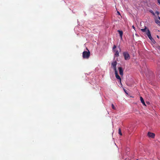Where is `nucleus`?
I'll list each match as a JSON object with an SVG mask.
<instances>
[{
    "instance_id": "obj_1",
    "label": "nucleus",
    "mask_w": 160,
    "mask_h": 160,
    "mask_svg": "<svg viewBox=\"0 0 160 160\" xmlns=\"http://www.w3.org/2000/svg\"><path fill=\"white\" fill-rule=\"evenodd\" d=\"M141 31L143 32H146V34H147L149 39L152 41V40H154V39L151 36L150 32L149 29L147 28L146 26L144 28L141 29Z\"/></svg>"
},
{
    "instance_id": "obj_2",
    "label": "nucleus",
    "mask_w": 160,
    "mask_h": 160,
    "mask_svg": "<svg viewBox=\"0 0 160 160\" xmlns=\"http://www.w3.org/2000/svg\"><path fill=\"white\" fill-rule=\"evenodd\" d=\"M90 52L89 51H84L82 53V57L84 58H88L90 55Z\"/></svg>"
},
{
    "instance_id": "obj_3",
    "label": "nucleus",
    "mask_w": 160,
    "mask_h": 160,
    "mask_svg": "<svg viewBox=\"0 0 160 160\" xmlns=\"http://www.w3.org/2000/svg\"><path fill=\"white\" fill-rule=\"evenodd\" d=\"M123 56L124 57L125 60H128L130 59V57L129 55L127 52H124L123 53Z\"/></svg>"
},
{
    "instance_id": "obj_4",
    "label": "nucleus",
    "mask_w": 160,
    "mask_h": 160,
    "mask_svg": "<svg viewBox=\"0 0 160 160\" xmlns=\"http://www.w3.org/2000/svg\"><path fill=\"white\" fill-rule=\"evenodd\" d=\"M117 64V61H115L112 62L111 63L112 66L113 68V69L115 71H117L116 68V65Z\"/></svg>"
},
{
    "instance_id": "obj_5",
    "label": "nucleus",
    "mask_w": 160,
    "mask_h": 160,
    "mask_svg": "<svg viewBox=\"0 0 160 160\" xmlns=\"http://www.w3.org/2000/svg\"><path fill=\"white\" fill-rule=\"evenodd\" d=\"M115 74L116 78L119 80L120 82L121 83V78L119 75H118L117 71H115Z\"/></svg>"
},
{
    "instance_id": "obj_6",
    "label": "nucleus",
    "mask_w": 160,
    "mask_h": 160,
    "mask_svg": "<svg viewBox=\"0 0 160 160\" xmlns=\"http://www.w3.org/2000/svg\"><path fill=\"white\" fill-rule=\"evenodd\" d=\"M148 135L149 137L152 138H154L155 136V134L154 133L150 132H149L148 133Z\"/></svg>"
},
{
    "instance_id": "obj_7",
    "label": "nucleus",
    "mask_w": 160,
    "mask_h": 160,
    "mask_svg": "<svg viewBox=\"0 0 160 160\" xmlns=\"http://www.w3.org/2000/svg\"><path fill=\"white\" fill-rule=\"evenodd\" d=\"M118 69L119 70V72L120 75L122 76L123 75V70L122 69V68L121 67H120L118 68Z\"/></svg>"
},
{
    "instance_id": "obj_8",
    "label": "nucleus",
    "mask_w": 160,
    "mask_h": 160,
    "mask_svg": "<svg viewBox=\"0 0 160 160\" xmlns=\"http://www.w3.org/2000/svg\"><path fill=\"white\" fill-rule=\"evenodd\" d=\"M118 32H119V34L120 35V38L121 39L122 38V35H123V32L122 31L120 30H118Z\"/></svg>"
},
{
    "instance_id": "obj_9",
    "label": "nucleus",
    "mask_w": 160,
    "mask_h": 160,
    "mask_svg": "<svg viewBox=\"0 0 160 160\" xmlns=\"http://www.w3.org/2000/svg\"><path fill=\"white\" fill-rule=\"evenodd\" d=\"M140 99L141 102L142 103L143 105L145 106H146L143 98L142 97H140Z\"/></svg>"
},
{
    "instance_id": "obj_10",
    "label": "nucleus",
    "mask_w": 160,
    "mask_h": 160,
    "mask_svg": "<svg viewBox=\"0 0 160 160\" xmlns=\"http://www.w3.org/2000/svg\"><path fill=\"white\" fill-rule=\"evenodd\" d=\"M158 18L159 19V20H160V17H159L158 16ZM155 22L157 24H158V25H160V21H159V20H158V19H155Z\"/></svg>"
},
{
    "instance_id": "obj_11",
    "label": "nucleus",
    "mask_w": 160,
    "mask_h": 160,
    "mask_svg": "<svg viewBox=\"0 0 160 160\" xmlns=\"http://www.w3.org/2000/svg\"><path fill=\"white\" fill-rule=\"evenodd\" d=\"M119 52L118 51H117L115 53L114 56L115 57H118L119 56Z\"/></svg>"
},
{
    "instance_id": "obj_12",
    "label": "nucleus",
    "mask_w": 160,
    "mask_h": 160,
    "mask_svg": "<svg viewBox=\"0 0 160 160\" xmlns=\"http://www.w3.org/2000/svg\"><path fill=\"white\" fill-rule=\"evenodd\" d=\"M118 133L121 136L122 135L121 132V129L120 128H119L118 129Z\"/></svg>"
},
{
    "instance_id": "obj_13",
    "label": "nucleus",
    "mask_w": 160,
    "mask_h": 160,
    "mask_svg": "<svg viewBox=\"0 0 160 160\" xmlns=\"http://www.w3.org/2000/svg\"><path fill=\"white\" fill-rule=\"evenodd\" d=\"M112 107L113 109L114 110L115 109V107L114 105L113 104H112Z\"/></svg>"
},
{
    "instance_id": "obj_14",
    "label": "nucleus",
    "mask_w": 160,
    "mask_h": 160,
    "mask_svg": "<svg viewBox=\"0 0 160 160\" xmlns=\"http://www.w3.org/2000/svg\"><path fill=\"white\" fill-rule=\"evenodd\" d=\"M116 48V45H114L112 48V49L113 50H114V49H115Z\"/></svg>"
},
{
    "instance_id": "obj_15",
    "label": "nucleus",
    "mask_w": 160,
    "mask_h": 160,
    "mask_svg": "<svg viewBox=\"0 0 160 160\" xmlns=\"http://www.w3.org/2000/svg\"><path fill=\"white\" fill-rule=\"evenodd\" d=\"M155 13L157 14L158 16L159 14V12L158 11H156L155 12Z\"/></svg>"
},
{
    "instance_id": "obj_16",
    "label": "nucleus",
    "mask_w": 160,
    "mask_h": 160,
    "mask_svg": "<svg viewBox=\"0 0 160 160\" xmlns=\"http://www.w3.org/2000/svg\"><path fill=\"white\" fill-rule=\"evenodd\" d=\"M158 2L159 3V4L160 5V0H157Z\"/></svg>"
},
{
    "instance_id": "obj_17",
    "label": "nucleus",
    "mask_w": 160,
    "mask_h": 160,
    "mask_svg": "<svg viewBox=\"0 0 160 160\" xmlns=\"http://www.w3.org/2000/svg\"><path fill=\"white\" fill-rule=\"evenodd\" d=\"M132 28H133L134 29H135V27H134V26L133 25L132 26Z\"/></svg>"
},
{
    "instance_id": "obj_18",
    "label": "nucleus",
    "mask_w": 160,
    "mask_h": 160,
    "mask_svg": "<svg viewBox=\"0 0 160 160\" xmlns=\"http://www.w3.org/2000/svg\"><path fill=\"white\" fill-rule=\"evenodd\" d=\"M117 13L118 14H120V12L118 11L117 12Z\"/></svg>"
},
{
    "instance_id": "obj_19",
    "label": "nucleus",
    "mask_w": 160,
    "mask_h": 160,
    "mask_svg": "<svg viewBox=\"0 0 160 160\" xmlns=\"http://www.w3.org/2000/svg\"><path fill=\"white\" fill-rule=\"evenodd\" d=\"M158 48L159 49H160V47H159Z\"/></svg>"
},
{
    "instance_id": "obj_20",
    "label": "nucleus",
    "mask_w": 160,
    "mask_h": 160,
    "mask_svg": "<svg viewBox=\"0 0 160 160\" xmlns=\"http://www.w3.org/2000/svg\"><path fill=\"white\" fill-rule=\"evenodd\" d=\"M157 37L158 38H159V36H157Z\"/></svg>"
},
{
    "instance_id": "obj_21",
    "label": "nucleus",
    "mask_w": 160,
    "mask_h": 160,
    "mask_svg": "<svg viewBox=\"0 0 160 160\" xmlns=\"http://www.w3.org/2000/svg\"><path fill=\"white\" fill-rule=\"evenodd\" d=\"M152 14H153V15H154V12H153V13H152Z\"/></svg>"
},
{
    "instance_id": "obj_22",
    "label": "nucleus",
    "mask_w": 160,
    "mask_h": 160,
    "mask_svg": "<svg viewBox=\"0 0 160 160\" xmlns=\"http://www.w3.org/2000/svg\"><path fill=\"white\" fill-rule=\"evenodd\" d=\"M87 50H88L87 49V48H86Z\"/></svg>"
},
{
    "instance_id": "obj_23",
    "label": "nucleus",
    "mask_w": 160,
    "mask_h": 160,
    "mask_svg": "<svg viewBox=\"0 0 160 160\" xmlns=\"http://www.w3.org/2000/svg\"><path fill=\"white\" fill-rule=\"evenodd\" d=\"M159 78H160V77H159Z\"/></svg>"
},
{
    "instance_id": "obj_24",
    "label": "nucleus",
    "mask_w": 160,
    "mask_h": 160,
    "mask_svg": "<svg viewBox=\"0 0 160 160\" xmlns=\"http://www.w3.org/2000/svg\"><path fill=\"white\" fill-rule=\"evenodd\" d=\"M137 160H138V159H137Z\"/></svg>"
}]
</instances>
